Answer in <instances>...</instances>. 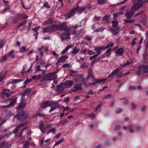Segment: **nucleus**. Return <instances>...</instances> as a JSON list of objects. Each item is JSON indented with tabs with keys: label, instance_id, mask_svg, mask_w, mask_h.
<instances>
[{
	"label": "nucleus",
	"instance_id": "1",
	"mask_svg": "<svg viewBox=\"0 0 148 148\" xmlns=\"http://www.w3.org/2000/svg\"><path fill=\"white\" fill-rule=\"evenodd\" d=\"M88 74L87 78V80L88 81L94 82L89 83V84L90 85H94L96 84H99L104 81H105L106 79H104L101 80L99 79H95L93 75L91 69H89L88 71Z\"/></svg>",
	"mask_w": 148,
	"mask_h": 148
},
{
	"label": "nucleus",
	"instance_id": "2",
	"mask_svg": "<svg viewBox=\"0 0 148 148\" xmlns=\"http://www.w3.org/2000/svg\"><path fill=\"white\" fill-rule=\"evenodd\" d=\"M89 10V8H79V5H77L76 7L72 10L70 13L66 15V18L67 19L70 18L73 16L77 12H85Z\"/></svg>",
	"mask_w": 148,
	"mask_h": 148
},
{
	"label": "nucleus",
	"instance_id": "3",
	"mask_svg": "<svg viewBox=\"0 0 148 148\" xmlns=\"http://www.w3.org/2000/svg\"><path fill=\"white\" fill-rule=\"evenodd\" d=\"M29 116L28 114L24 111L18 112L15 117L19 121H23L27 119Z\"/></svg>",
	"mask_w": 148,
	"mask_h": 148
},
{
	"label": "nucleus",
	"instance_id": "4",
	"mask_svg": "<svg viewBox=\"0 0 148 148\" xmlns=\"http://www.w3.org/2000/svg\"><path fill=\"white\" fill-rule=\"evenodd\" d=\"M55 25H50L43 28V33H53L56 30Z\"/></svg>",
	"mask_w": 148,
	"mask_h": 148
},
{
	"label": "nucleus",
	"instance_id": "5",
	"mask_svg": "<svg viewBox=\"0 0 148 148\" xmlns=\"http://www.w3.org/2000/svg\"><path fill=\"white\" fill-rule=\"evenodd\" d=\"M143 5V3L142 0H137V2L136 3H135L131 8V11L134 12L142 6Z\"/></svg>",
	"mask_w": 148,
	"mask_h": 148
},
{
	"label": "nucleus",
	"instance_id": "6",
	"mask_svg": "<svg viewBox=\"0 0 148 148\" xmlns=\"http://www.w3.org/2000/svg\"><path fill=\"white\" fill-rule=\"evenodd\" d=\"M141 69L138 70L136 75H139L142 72H148V65H140L138 67Z\"/></svg>",
	"mask_w": 148,
	"mask_h": 148
},
{
	"label": "nucleus",
	"instance_id": "7",
	"mask_svg": "<svg viewBox=\"0 0 148 148\" xmlns=\"http://www.w3.org/2000/svg\"><path fill=\"white\" fill-rule=\"evenodd\" d=\"M76 79L78 83H80V86H82L83 84L85 83V80L81 75L79 74L77 75Z\"/></svg>",
	"mask_w": 148,
	"mask_h": 148
},
{
	"label": "nucleus",
	"instance_id": "8",
	"mask_svg": "<svg viewBox=\"0 0 148 148\" xmlns=\"http://www.w3.org/2000/svg\"><path fill=\"white\" fill-rule=\"evenodd\" d=\"M14 92L13 91H11L10 92H8L5 90H3L2 92L1 97L2 99H5L10 97L12 95Z\"/></svg>",
	"mask_w": 148,
	"mask_h": 148
},
{
	"label": "nucleus",
	"instance_id": "9",
	"mask_svg": "<svg viewBox=\"0 0 148 148\" xmlns=\"http://www.w3.org/2000/svg\"><path fill=\"white\" fill-rule=\"evenodd\" d=\"M52 77L51 75V73H49L47 74L46 75L44 76L42 78V80L40 81L41 82H42L43 81H52L53 80V79H51L50 78Z\"/></svg>",
	"mask_w": 148,
	"mask_h": 148
},
{
	"label": "nucleus",
	"instance_id": "10",
	"mask_svg": "<svg viewBox=\"0 0 148 148\" xmlns=\"http://www.w3.org/2000/svg\"><path fill=\"white\" fill-rule=\"evenodd\" d=\"M66 24V23H60L58 25H55L56 30H62L65 28Z\"/></svg>",
	"mask_w": 148,
	"mask_h": 148
},
{
	"label": "nucleus",
	"instance_id": "11",
	"mask_svg": "<svg viewBox=\"0 0 148 148\" xmlns=\"http://www.w3.org/2000/svg\"><path fill=\"white\" fill-rule=\"evenodd\" d=\"M64 88V83H62L57 86V91L59 93H61L63 91Z\"/></svg>",
	"mask_w": 148,
	"mask_h": 148
},
{
	"label": "nucleus",
	"instance_id": "12",
	"mask_svg": "<svg viewBox=\"0 0 148 148\" xmlns=\"http://www.w3.org/2000/svg\"><path fill=\"white\" fill-rule=\"evenodd\" d=\"M122 69V68L119 67V68H117L116 69H115L114 71H113L108 76V77L109 78L110 77L112 76H113L114 75H116L118 74L119 71L121 69Z\"/></svg>",
	"mask_w": 148,
	"mask_h": 148
},
{
	"label": "nucleus",
	"instance_id": "13",
	"mask_svg": "<svg viewBox=\"0 0 148 148\" xmlns=\"http://www.w3.org/2000/svg\"><path fill=\"white\" fill-rule=\"evenodd\" d=\"M45 123L42 121H40L39 122V128L40 129L42 132H44L45 130V127L44 126Z\"/></svg>",
	"mask_w": 148,
	"mask_h": 148
},
{
	"label": "nucleus",
	"instance_id": "14",
	"mask_svg": "<svg viewBox=\"0 0 148 148\" xmlns=\"http://www.w3.org/2000/svg\"><path fill=\"white\" fill-rule=\"evenodd\" d=\"M73 82L72 80H69L66 81L64 83V87L66 88H69L73 85Z\"/></svg>",
	"mask_w": 148,
	"mask_h": 148
},
{
	"label": "nucleus",
	"instance_id": "15",
	"mask_svg": "<svg viewBox=\"0 0 148 148\" xmlns=\"http://www.w3.org/2000/svg\"><path fill=\"white\" fill-rule=\"evenodd\" d=\"M115 53L116 56L117 57L122 56L124 53V49L122 48L118 49Z\"/></svg>",
	"mask_w": 148,
	"mask_h": 148
},
{
	"label": "nucleus",
	"instance_id": "16",
	"mask_svg": "<svg viewBox=\"0 0 148 148\" xmlns=\"http://www.w3.org/2000/svg\"><path fill=\"white\" fill-rule=\"evenodd\" d=\"M67 58V56L66 55L62 56L59 58V60L56 62V64H58L59 62L63 63L64 62Z\"/></svg>",
	"mask_w": 148,
	"mask_h": 148
},
{
	"label": "nucleus",
	"instance_id": "17",
	"mask_svg": "<svg viewBox=\"0 0 148 148\" xmlns=\"http://www.w3.org/2000/svg\"><path fill=\"white\" fill-rule=\"evenodd\" d=\"M70 34L69 33H64L61 35L62 40H66L70 38Z\"/></svg>",
	"mask_w": 148,
	"mask_h": 148
},
{
	"label": "nucleus",
	"instance_id": "18",
	"mask_svg": "<svg viewBox=\"0 0 148 148\" xmlns=\"http://www.w3.org/2000/svg\"><path fill=\"white\" fill-rule=\"evenodd\" d=\"M49 106H50V101H45L42 103L41 104V108H45Z\"/></svg>",
	"mask_w": 148,
	"mask_h": 148
},
{
	"label": "nucleus",
	"instance_id": "19",
	"mask_svg": "<svg viewBox=\"0 0 148 148\" xmlns=\"http://www.w3.org/2000/svg\"><path fill=\"white\" fill-rule=\"evenodd\" d=\"M27 123H26L25 124L22 123L20 124L18 126H17L15 129L14 130L12 133H14L16 134L18 132V131L19 129L25 125Z\"/></svg>",
	"mask_w": 148,
	"mask_h": 148
},
{
	"label": "nucleus",
	"instance_id": "20",
	"mask_svg": "<svg viewBox=\"0 0 148 148\" xmlns=\"http://www.w3.org/2000/svg\"><path fill=\"white\" fill-rule=\"evenodd\" d=\"M103 49V47H95L94 50L96 51V52L97 53L96 55L98 56L101 53V50Z\"/></svg>",
	"mask_w": 148,
	"mask_h": 148
},
{
	"label": "nucleus",
	"instance_id": "21",
	"mask_svg": "<svg viewBox=\"0 0 148 148\" xmlns=\"http://www.w3.org/2000/svg\"><path fill=\"white\" fill-rule=\"evenodd\" d=\"M50 106L56 108H59L60 105L57 102H50Z\"/></svg>",
	"mask_w": 148,
	"mask_h": 148
},
{
	"label": "nucleus",
	"instance_id": "22",
	"mask_svg": "<svg viewBox=\"0 0 148 148\" xmlns=\"http://www.w3.org/2000/svg\"><path fill=\"white\" fill-rule=\"evenodd\" d=\"M120 29L119 27H115L112 29L113 34L114 35L118 34L119 31Z\"/></svg>",
	"mask_w": 148,
	"mask_h": 148
},
{
	"label": "nucleus",
	"instance_id": "23",
	"mask_svg": "<svg viewBox=\"0 0 148 148\" xmlns=\"http://www.w3.org/2000/svg\"><path fill=\"white\" fill-rule=\"evenodd\" d=\"M131 11V12H130L129 11L127 12L125 14V16H126L127 18H130L133 16L134 14V12Z\"/></svg>",
	"mask_w": 148,
	"mask_h": 148
},
{
	"label": "nucleus",
	"instance_id": "24",
	"mask_svg": "<svg viewBox=\"0 0 148 148\" xmlns=\"http://www.w3.org/2000/svg\"><path fill=\"white\" fill-rule=\"evenodd\" d=\"M25 103L23 102H21L19 104L18 106L17 107V110H19L23 108L25 106Z\"/></svg>",
	"mask_w": 148,
	"mask_h": 148
},
{
	"label": "nucleus",
	"instance_id": "25",
	"mask_svg": "<svg viewBox=\"0 0 148 148\" xmlns=\"http://www.w3.org/2000/svg\"><path fill=\"white\" fill-rule=\"evenodd\" d=\"M73 47V45H69L66 46L65 49L62 52L61 54H62L65 53L69 49Z\"/></svg>",
	"mask_w": 148,
	"mask_h": 148
},
{
	"label": "nucleus",
	"instance_id": "26",
	"mask_svg": "<svg viewBox=\"0 0 148 148\" xmlns=\"http://www.w3.org/2000/svg\"><path fill=\"white\" fill-rule=\"evenodd\" d=\"M14 52V51L13 50L10 51L8 53L7 56L8 57H11L12 58H14L15 57V55L13 53Z\"/></svg>",
	"mask_w": 148,
	"mask_h": 148
},
{
	"label": "nucleus",
	"instance_id": "27",
	"mask_svg": "<svg viewBox=\"0 0 148 148\" xmlns=\"http://www.w3.org/2000/svg\"><path fill=\"white\" fill-rule=\"evenodd\" d=\"M6 75L5 71H3L0 73V82H1Z\"/></svg>",
	"mask_w": 148,
	"mask_h": 148
},
{
	"label": "nucleus",
	"instance_id": "28",
	"mask_svg": "<svg viewBox=\"0 0 148 148\" xmlns=\"http://www.w3.org/2000/svg\"><path fill=\"white\" fill-rule=\"evenodd\" d=\"M9 20H10V21L11 22H12L14 23H17L18 21V20L16 18H15L13 17H10L9 18Z\"/></svg>",
	"mask_w": 148,
	"mask_h": 148
},
{
	"label": "nucleus",
	"instance_id": "29",
	"mask_svg": "<svg viewBox=\"0 0 148 148\" xmlns=\"http://www.w3.org/2000/svg\"><path fill=\"white\" fill-rule=\"evenodd\" d=\"M53 21V19L52 18H50L48 20L45 21L44 23L46 24L49 25L52 23Z\"/></svg>",
	"mask_w": 148,
	"mask_h": 148
},
{
	"label": "nucleus",
	"instance_id": "30",
	"mask_svg": "<svg viewBox=\"0 0 148 148\" xmlns=\"http://www.w3.org/2000/svg\"><path fill=\"white\" fill-rule=\"evenodd\" d=\"M16 99L17 98L13 99L12 101L9 104L10 107H13L16 103Z\"/></svg>",
	"mask_w": 148,
	"mask_h": 148
},
{
	"label": "nucleus",
	"instance_id": "31",
	"mask_svg": "<svg viewBox=\"0 0 148 148\" xmlns=\"http://www.w3.org/2000/svg\"><path fill=\"white\" fill-rule=\"evenodd\" d=\"M26 46H23L20 48L19 49V52L23 53L26 51Z\"/></svg>",
	"mask_w": 148,
	"mask_h": 148
},
{
	"label": "nucleus",
	"instance_id": "32",
	"mask_svg": "<svg viewBox=\"0 0 148 148\" xmlns=\"http://www.w3.org/2000/svg\"><path fill=\"white\" fill-rule=\"evenodd\" d=\"M29 143L27 141H26L23 144V147L24 148H29Z\"/></svg>",
	"mask_w": 148,
	"mask_h": 148
},
{
	"label": "nucleus",
	"instance_id": "33",
	"mask_svg": "<svg viewBox=\"0 0 148 148\" xmlns=\"http://www.w3.org/2000/svg\"><path fill=\"white\" fill-rule=\"evenodd\" d=\"M77 72V71L71 70L70 71V76L74 77L75 75Z\"/></svg>",
	"mask_w": 148,
	"mask_h": 148
},
{
	"label": "nucleus",
	"instance_id": "34",
	"mask_svg": "<svg viewBox=\"0 0 148 148\" xmlns=\"http://www.w3.org/2000/svg\"><path fill=\"white\" fill-rule=\"evenodd\" d=\"M79 49H77V48H73L72 53L74 54H76L79 52Z\"/></svg>",
	"mask_w": 148,
	"mask_h": 148
},
{
	"label": "nucleus",
	"instance_id": "35",
	"mask_svg": "<svg viewBox=\"0 0 148 148\" xmlns=\"http://www.w3.org/2000/svg\"><path fill=\"white\" fill-rule=\"evenodd\" d=\"M128 128L129 129L130 132L131 133H133L134 131L133 128V126L132 125H130L128 127Z\"/></svg>",
	"mask_w": 148,
	"mask_h": 148
},
{
	"label": "nucleus",
	"instance_id": "36",
	"mask_svg": "<svg viewBox=\"0 0 148 148\" xmlns=\"http://www.w3.org/2000/svg\"><path fill=\"white\" fill-rule=\"evenodd\" d=\"M23 81V80H21L20 79H13L12 80V82H11V83H16L20 82H21Z\"/></svg>",
	"mask_w": 148,
	"mask_h": 148
},
{
	"label": "nucleus",
	"instance_id": "37",
	"mask_svg": "<svg viewBox=\"0 0 148 148\" xmlns=\"http://www.w3.org/2000/svg\"><path fill=\"white\" fill-rule=\"evenodd\" d=\"M106 29V28L104 27H102L99 29H96L95 31V32H102Z\"/></svg>",
	"mask_w": 148,
	"mask_h": 148
},
{
	"label": "nucleus",
	"instance_id": "38",
	"mask_svg": "<svg viewBox=\"0 0 148 148\" xmlns=\"http://www.w3.org/2000/svg\"><path fill=\"white\" fill-rule=\"evenodd\" d=\"M112 97V96L110 94L106 95L103 98V99H108Z\"/></svg>",
	"mask_w": 148,
	"mask_h": 148
},
{
	"label": "nucleus",
	"instance_id": "39",
	"mask_svg": "<svg viewBox=\"0 0 148 148\" xmlns=\"http://www.w3.org/2000/svg\"><path fill=\"white\" fill-rule=\"evenodd\" d=\"M82 29H80L77 31H75L74 33V34L75 35V36H78L80 33L82 31Z\"/></svg>",
	"mask_w": 148,
	"mask_h": 148
},
{
	"label": "nucleus",
	"instance_id": "40",
	"mask_svg": "<svg viewBox=\"0 0 148 148\" xmlns=\"http://www.w3.org/2000/svg\"><path fill=\"white\" fill-rule=\"evenodd\" d=\"M81 86H80H80L75 85L74 87L77 90H81L82 89V87Z\"/></svg>",
	"mask_w": 148,
	"mask_h": 148
},
{
	"label": "nucleus",
	"instance_id": "41",
	"mask_svg": "<svg viewBox=\"0 0 148 148\" xmlns=\"http://www.w3.org/2000/svg\"><path fill=\"white\" fill-rule=\"evenodd\" d=\"M55 129L54 128H53L51 129L48 131L47 133V134H49L50 132H52L53 134H55Z\"/></svg>",
	"mask_w": 148,
	"mask_h": 148
},
{
	"label": "nucleus",
	"instance_id": "42",
	"mask_svg": "<svg viewBox=\"0 0 148 148\" xmlns=\"http://www.w3.org/2000/svg\"><path fill=\"white\" fill-rule=\"evenodd\" d=\"M110 18V16L108 15H106L103 18V20L104 21H107Z\"/></svg>",
	"mask_w": 148,
	"mask_h": 148
},
{
	"label": "nucleus",
	"instance_id": "43",
	"mask_svg": "<svg viewBox=\"0 0 148 148\" xmlns=\"http://www.w3.org/2000/svg\"><path fill=\"white\" fill-rule=\"evenodd\" d=\"M31 88H29L26 89V90L25 91V92H26V95H29L31 91Z\"/></svg>",
	"mask_w": 148,
	"mask_h": 148
},
{
	"label": "nucleus",
	"instance_id": "44",
	"mask_svg": "<svg viewBox=\"0 0 148 148\" xmlns=\"http://www.w3.org/2000/svg\"><path fill=\"white\" fill-rule=\"evenodd\" d=\"M26 67L24 66L23 67V69L22 70V73L23 74L24 73H26L29 71H28V69L27 70H26Z\"/></svg>",
	"mask_w": 148,
	"mask_h": 148
},
{
	"label": "nucleus",
	"instance_id": "45",
	"mask_svg": "<svg viewBox=\"0 0 148 148\" xmlns=\"http://www.w3.org/2000/svg\"><path fill=\"white\" fill-rule=\"evenodd\" d=\"M113 45V43H110L106 47H105L103 49V50H104L107 48H108L109 47H111Z\"/></svg>",
	"mask_w": 148,
	"mask_h": 148
},
{
	"label": "nucleus",
	"instance_id": "46",
	"mask_svg": "<svg viewBox=\"0 0 148 148\" xmlns=\"http://www.w3.org/2000/svg\"><path fill=\"white\" fill-rule=\"evenodd\" d=\"M71 64L69 63L64 64L62 65V67L63 68H68L70 67Z\"/></svg>",
	"mask_w": 148,
	"mask_h": 148
},
{
	"label": "nucleus",
	"instance_id": "47",
	"mask_svg": "<svg viewBox=\"0 0 148 148\" xmlns=\"http://www.w3.org/2000/svg\"><path fill=\"white\" fill-rule=\"evenodd\" d=\"M40 28V27L39 26H38L37 27H35L34 28H33L32 29V30L35 32H37V34H37V32H38L37 31Z\"/></svg>",
	"mask_w": 148,
	"mask_h": 148
},
{
	"label": "nucleus",
	"instance_id": "48",
	"mask_svg": "<svg viewBox=\"0 0 148 148\" xmlns=\"http://www.w3.org/2000/svg\"><path fill=\"white\" fill-rule=\"evenodd\" d=\"M140 17L141 18L143 21H144L146 18V16L145 14L142 12L141 14L140 15Z\"/></svg>",
	"mask_w": 148,
	"mask_h": 148
},
{
	"label": "nucleus",
	"instance_id": "49",
	"mask_svg": "<svg viewBox=\"0 0 148 148\" xmlns=\"http://www.w3.org/2000/svg\"><path fill=\"white\" fill-rule=\"evenodd\" d=\"M43 6L45 7H46L47 8H50V5H48V3L47 2H46L44 3L43 5Z\"/></svg>",
	"mask_w": 148,
	"mask_h": 148
},
{
	"label": "nucleus",
	"instance_id": "50",
	"mask_svg": "<svg viewBox=\"0 0 148 148\" xmlns=\"http://www.w3.org/2000/svg\"><path fill=\"white\" fill-rule=\"evenodd\" d=\"M68 122V120L66 119H64L63 120L60 122V123H62L63 124H65Z\"/></svg>",
	"mask_w": 148,
	"mask_h": 148
},
{
	"label": "nucleus",
	"instance_id": "51",
	"mask_svg": "<svg viewBox=\"0 0 148 148\" xmlns=\"http://www.w3.org/2000/svg\"><path fill=\"white\" fill-rule=\"evenodd\" d=\"M112 26L114 27H116V26H117L118 24V22L116 21H112Z\"/></svg>",
	"mask_w": 148,
	"mask_h": 148
},
{
	"label": "nucleus",
	"instance_id": "52",
	"mask_svg": "<svg viewBox=\"0 0 148 148\" xmlns=\"http://www.w3.org/2000/svg\"><path fill=\"white\" fill-rule=\"evenodd\" d=\"M88 63H83L81 66V67L82 68H84L86 67L88 65Z\"/></svg>",
	"mask_w": 148,
	"mask_h": 148
},
{
	"label": "nucleus",
	"instance_id": "53",
	"mask_svg": "<svg viewBox=\"0 0 148 148\" xmlns=\"http://www.w3.org/2000/svg\"><path fill=\"white\" fill-rule=\"evenodd\" d=\"M135 130L136 131H140L142 130V128L140 126H137L135 127Z\"/></svg>",
	"mask_w": 148,
	"mask_h": 148
},
{
	"label": "nucleus",
	"instance_id": "54",
	"mask_svg": "<svg viewBox=\"0 0 148 148\" xmlns=\"http://www.w3.org/2000/svg\"><path fill=\"white\" fill-rule=\"evenodd\" d=\"M124 21L126 23H131L133 22L134 20L133 19L132 20H124Z\"/></svg>",
	"mask_w": 148,
	"mask_h": 148
},
{
	"label": "nucleus",
	"instance_id": "55",
	"mask_svg": "<svg viewBox=\"0 0 148 148\" xmlns=\"http://www.w3.org/2000/svg\"><path fill=\"white\" fill-rule=\"evenodd\" d=\"M63 141V139H61L60 140L56 142L54 144V146H56V145H58L60 144Z\"/></svg>",
	"mask_w": 148,
	"mask_h": 148
},
{
	"label": "nucleus",
	"instance_id": "56",
	"mask_svg": "<svg viewBox=\"0 0 148 148\" xmlns=\"http://www.w3.org/2000/svg\"><path fill=\"white\" fill-rule=\"evenodd\" d=\"M107 0H98V3L99 4H102L106 2Z\"/></svg>",
	"mask_w": 148,
	"mask_h": 148
},
{
	"label": "nucleus",
	"instance_id": "57",
	"mask_svg": "<svg viewBox=\"0 0 148 148\" xmlns=\"http://www.w3.org/2000/svg\"><path fill=\"white\" fill-rule=\"evenodd\" d=\"M26 22H27L26 21H25L22 22V23H20L19 25H18V27H19L22 26L26 24Z\"/></svg>",
	"mask_w": 148,
	"mask_h": 148
},
{
	"label": "nucleus",
	"instance_id": "58",
	"mask_svg": "<svg viewBox=\"0 0 148 148\" xmlns=\"http://www.w3.org/2000/svg\"><path fill=\"white\" fill-rule=\"evenodd\" d=\"M7 6L8 7L7 8H5V9H4V10L3 11H1V13L3 14V12H4L8 10L9 9H10V7H9V5H7Z\"/></svg>",
	"mask_w": 148,
	"mask_h": 148
},
{
	"label": "nucleus",
	"instance_id": "59",
	"mask_svg": "<svg viewBox=\"0 0 148 148\" xmlns=\"http://www.w3.org/2000/svg\"><path fill=\"white\" fill-rule=\"evenodd\" d=\"M5 44V42L3 41H1L0 43V48H2L4 46Z\"/></svg>",
	"mask_w": 148,
	"mask_h": 148
},
{
	"label": "nucleus",
	"instance_id": "60",
	"mask_svg": "<svg viewBox=\"0 0 148 148\" xmlns=\"http://www.w3.org/2000/svg\"><path fill=\"white\" fill-rule=\"evenodd\" d=\"M88 53L89 54V55L90 56L94 54H95V52H94L91 50L88 51Z\"/></svg>",
	"mask_w": 148,
	"mask_h": 148
},
{
	"label": "nucleus",
	"instance_id": "61",
	"mask_svg": "<svg viewBox=\"0 0 148 148\" xmlns=\"http://www.w3.org/2000/svg\"><path fill=\"white\" fill-rule=\"evenodd\" d=\"M123 111V110L121 109H118L116 111V113L117 114H119L121 112Z\"/></svg>",
	"mask_w": 148,
	"mask_h": 148
},
{
	"label": "nucleus",
	"instance_id": "62",
	"mask_svg": "<svg viewBox=\"0 0 148 148\" xmlns=\"http://www.w3.org/2000/svg\"><path fill=\"white\" fill-rule=\"evenodd\" d=\"M136 40V38H135L132 41V42L131 43V45L132 46H134L136 44V42L135 41Z\"/></svg>",
	"mask_w": 148,
	"mask_h": 148
},
{
	"label": "nucleus",
	"instance_id": "63",
	"mask_svg": "<svg viewBox=\"0 0 148 148\" xmlns=\"http://www.w3.org/2000/svg\"><path fill=\"white\" fill-rule=\"evenodd\" d=\"M40 67L39 65L38 66L36 67V69L35 72V73H37L38 71H40L41 70L40 69Z\"/></svg>",
	"mask_w": 148,
	"mask_h": 148
},
{
	"label": "nucleus",
	"instance_id": "64",
	"mask_svg": "<svg viewBox=\"0 0 148 148\" xmlns=\"http://www.w3.org/2000/svg\"><path fill=\"white\" fill-rule=\"evenodd\" d=\"M28 17V16L25 14H21V19H23L24 18H27Z\"/></svg>",
	"mask_w": 148,
	"mask_h": 148
}]
</instances>
